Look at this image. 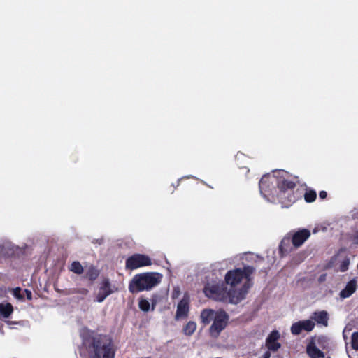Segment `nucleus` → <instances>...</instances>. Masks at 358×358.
Instances as JSON below:
<instances>
[{
    "instance_id": "f257e3e1",
    "label": "nucleus",
    "mask_w": 358,
    "mask_h": 358,
    "mask_svg": "<svg viewBox=\"0 0 358 358\" xmlns=\"http://www.w3.org/2000/svg\"><path fill=\"white\" fill-rule=\"evenodd\" d=\"M90 358H115V348L112 339L104 334H96L87 340Z\"/></svg>"
},
{
    "instance_id": "f03ea898",
    "label": "nucleus",
    "mask_w": 358,
    "mask_h": 358,
    "mask_svg": "<svg viewBox=\"0 0 358 358\" xmlns=\"http://www.w3.org/2000/svg\"><path fill=\"white\" fill-rule=\"evenodd\" d=\"M276 185L278 189L276 198L283 206L289 207L301 197L299 189L294 190L296 183L292 180L285 178H277Z\"/></svg>"
},
{
    "instance_id": "7ed1b4c3",
    "label": "nucleus",
    "mask_w": 358,
    "mask_h": 358,
    "mask_svg": "<svg viewBox=\"0 0 358 358\" xmlns=\"http://www.w3.org/2000/svg\"><path fill=\"white\" fill-rule=\"evenodd\" d=\"M162 275L159 273L136 274L129 282L128 289L131 294L149 291L160 283Z\"/></svg>"
},
{
    "instance_id": "20e7f679",
    "label": "nucleus",
    "mask_w": 358,
    "mask_h": 358,
    "mask_svg": "<svg viewBox=\"0 0 358 358\" xmlns=\"http://www.w3.org/2000/svg\"><path fill=\"white\" fill-rule=\"evenodd\" d=\"M255 268L251 266H244L243 269L236 268L229 271L225 275V281L231 286L238 285L243 279L250 282V276L254 273Z\"/></svg>"
},
{
    "instance_id": "39448f33",
    "label": "nucleus",
    "mask_w": 358,
    "mask_h": 358,
    "mask_svg": "<svg viewBox=\"0 0 358 358\" xmlns=\"http://www.w3.org/2000/svg\"><path fill=\"white\" fill-rule=\"evenodd\" d=\"M229 315L224 310L216 311L213 323L209 328V335L214 338L220 336L221 332L227 327Z\"/></svg>"
},
{
    "instance_id": "423d86ee",
    "label": "nucleus",
    "mask_w": 358,
    "mask_h": 358,
    "mask_svg": "<svg viewBox=\"0 0 358 358\" xmlns=\"http://www.w3.org/2000/svg\"><path fill=\"white\" fill-rule=\"evenodd\" d=\"M277 179L271 177L269 175H264L262 177L259 182V187L261 194L269 200L270 197L273 198L274 191H275V186Z\"/></svg>"
},
{
    "instance_id": "0eeeda50",
    "label": "nucleus",
    "mask_w": 358,
    "mask_h": 358,
    "mask_svg": "<svg viewBox=\"0 0 358 358\" xmlns=\"http://www.w3.org/2000/svg\"><path fill=\"white\" fill-rule=\"evenodd\" d=\"M152 259L146 255L136 253L126 259L125 267L128 270H135L141 267L150 266Z\"/></svg>"
},
{
    "instance_id": "6e6552de",
    "label": "nucleus",
    "mask_w": 358,
    "mask_h": 358,
    "mask_svg": "<svg viewBox=\"0 0 358 358\" xmlns=\"http://www.w3.org/2000/svg\"><path fill=\"white\" fill-rule=\"evenodd\" d=\"M252 286L250 282H245L239 289H230L228 292L229 302L233 304H237L244 299L248 294V289Z\"/></svg>"
},
{
    "instance_id": "1a4fd4ad",
    "label": "nucleus",
    "mask_w": 358,
    "mask_h": 358,
    "mask_svg": "<svg viewBox=\"0 0 358 358\" xmlns=\"http://www.w3.org/2000/svg\"><path fill=\"white\" fill-rule=\"evenodd\" d=\"M315 322L310 320H300L292 324L290 331L293 335H299L302 331H311L315 327Z\"/></svg>"
},
{
    "instance_id": "9d476101",
    "label": "nucleus",
    "mask_w": 358,
    "mask_h": 358,
    "mask_svg": "<svg viewBox=\"0 0 358 358\" xmlns=\"http://www.w3.org/2000/svg\"><path fill=\"white\" fill-rule=\"evenodd\" d=\"M310 236V231L307 229H299L291 235L292 243L294 248L301 246Z\"/></svg>"
},
{
    "instance_id": "9b49d317",
    "label": "nucleus",
    "mask_w": 358,
    "mask_h": 358,
    "mask_svg": "<svg viewBox=\"0 0 358 358\" xmlns=\"http://www.w3.org/2000/svg\"><path fill=\"white\" fill-rule=\"evenodd\" d=\"M280 337V334L278 331H272L266 339V347L268 350L276 352L280 347L281 344L278 341Z\"/></svg>"
},
{
    "instance_id": "f8f14e48",
    "label": "nucleus",
    "mask_w": 358,
    "mask_h": 358,
    "mask_svg": "<svg viewBox=\"0 0 358 358\" xmlns=\"http://www.w3.org/2000/svg\"><path fill=\"white\" fill-rule=\"evenodd\" d=\"M113 292L114 291L111 288V284L109 279H103L96 295V301L99 303L103 302L106 298L113 293Z\"/></svg>"
},
{
    "instance_id": "ddd939ff",
    "label": "nucleus",
    "mask_w": 358,
    "mask_h": 358,
    "mask_svg": "<svg viewBox=\"0 0 358 358\" xmlns=\"http://www.w3.org/2000/svg\"><path fill=\"white\" fill-rule=\"evenodd\" d=\"M294 246L292 243L291 234H288L280 241L278 247V253L280 257L282 258L287 256L293 250Z\"/></svg>"
},
{
    "instance_id": "4468645a",
    "label": "nucleus",
    "mask_w": 358,
    "mask_h": 358,
    "mask_svg": "<svg viewBox=\"0 0 358 358\" xmlns=\"http://www.w3.org/2000/svg\"><path fill=\"white\" fill-rule=\"evenodd\" d=\"M189 299L185 296L179 301L176 313V320L185 318L187 316L189 309Z\"/></svg>"
},
{
    "instance_id": "2eb2a0df",
    "label": "nucleus",
    "mask_w": 358,
    "mask_h": 358,
    "mask_svg": "<svg viewBox=\"0 0 358 358\" xmlns=\"http://www.w3.org/2000/svg\"><path fill=\"white\" fill-rule=\"evenodd\" d=\"M357 278H353L347 282L345 287L340 292L339 296L341 299H347L351 296L357 289Z\"/></svg>"
},
{
    "instance_id": "dca6fc26",
    "label": "nucleus",
    "mask_w": 358,
    "mask_h": 358,
    "mask_svg": "<svg viewBox=\"0 0 358 358\" xmlns=\"http://www.w3.org/2000/svg\"><path fill=\"white\" fill-rule=\"evenodd\" d=\"M306 353L310 358H324V353L315 345L313 340L310 341L306 346Z\"/></svg>"
},
{
    "instance_id": "f3484780",
    "label": "nucleus",
    "mask_w": 358,
    "mask_h": 358,
    "mask_svg": "<svg viewBox=\"0 0 358 358\" xmlns=\"http://www.w3.org/2000/svg\"><path fill=\"white\" fill-rule=\"evenodd\" d=\"M204 294L208 298L217 300L221 294V289L217 285L206 286L203 289Z\"/></svg>"
},
{
    "instance_id": "a211bd4d",
    "label": "nucleus",
    "mask_w": 358,
    "mask_h": 358,
    "mask_svg": "<svg viewBox=\"0 0 358 358\" xmlns=\"http://www.w3.org/2000/svg\"><path fill=\"white\" fill-rule=\"evenodd\" d=\"M311 318L317 324H322L324 327L328 325L329 316L326 310L315 311L313 313Z\"/></svg>"
},
{
    "instance_id": "6ab92c4d",
    "label": "nucleus",
    "mask_w": 358,
    "mask_h": 358,
    "mask_svg": "<svg viewBox=\"0 0 358 358\" xmlns=\"http://www.w3.org/2000/svg\"><path fill=\"white\" fill-rule=\"evenodd\" d=\"M15 254L14 246L9 243L0 244V257L7 258L12 257Z\"/></svg>"
},
{
    "instance_id": "aec40b11",
    "label": "nucleus",
    "mask_w": 358,
    "mask_h": 358,
    "mask_svg": "<svg viewBox=\"0 0 358 358\" xmlns=\"http://www.w3.org/2000/svg\"><path fill=\"white\" fill-rule=\"evenodd\" d=\"M215 311L212 309H203L201 313V322L204 325H208L214 320Z\"/></svg>"
},
{
    "instance_id": "412c9836",
    "label": "nucleus",
    "mask_w": 358,
    "mask_h": 358,
    "mask_svg": "<svg viewBox=\"0 0 358 358\" xmlns=\"http://www.w3.org/2000/svg\"><path fill=\"white\" fill-rule=\"evenodd\" d=\"M13 312V306L8 303L6 304L0 303V315L4 318H8Z\"/></svg>"
},
{
    "instance_id": "4be33fe9",
    "label": "nucleus",
    "mask_w": 358,
    "mask_h": 358,
    "mask_svg": "<svg viewBox=\"0 0 358 358\" xmlns=\"http://www.w3.org/2000/svg\"><path fill=\"white\" fill-rule=\"evenodd\" d=\"M99 275V271L93 266L89 267L85 273V278L92 282L94 281Z\"/></svg>"
},
{
    "instance_id": "5701e85b",
    "label": "nucleus",
    "mask_w": 358,
    "mask_h": 358,
    "mask_svg": "<svg viewBox=\"0 0 358 358\" xmlns=\"http://www.w3.org/2000/svg\"><path fill=\"white\" fill-rule=\"evenodd\" d=\"M196 329V324L195 322L189 321L183 327V333L187 336L192 335Z\"/></svg>"
},
{
    "instance_id": "b1692460",
    "label": "nucleus",
    "mask_w": 358,
    "mask_h": 358,
    "mask_svg": "<svg viewBox=\"0 0 358 358\" xmlns=\"http://www.w3.org/2000/svg\"><path fill=\"white\" fill-rule=\"evenodd\" d=\"M69 270L76 274L80 275L83 273V267L78 261H74L71 263Z\"/></svg>"
},
{
    "instance_id": "393cba45",
    "label": "nucleus",
    "mask_w": 358,
    "mask_h": 358,
    "mask_svg": "<svg viewBox=\"0 0 358 358\" xmlns=\"http://www.w3.org/2000/svg\"><path fill=\"white\" fill-rule=\"evenodd\" d=\"M138 307L143 312H148L150 310V303L148 299L140 297L138 299Z\"/></svg>"
},
{
    "instance_id": "a878e982",
    "label": "nucleus",
    "mask_w": 358,
    "mask_h": 358,
    "mask_svg": "<svg viewBox=\"0 0 358 358\" xmlns=\"http://www.w3.org/2000/svg\"><path fill=\"white\" fill-rule=\"evenodd\" d=\"M317 197V194L315 190L313 189H306V192L304 194V199L307 203H312L315 201Z\"/></svg>"
},
{
    "instance_id": "bb28decb",
    "label": "nucleus",
    "mask_w": 358,
    "mask_h": 358,
    "mask_svg": "<svg viewBox=\"0 0 358 358\" xmlns=\"http://www.w3.org/2000/svg\"><path fill=\"white\" fill-rule=\"evenodd\" d=\"M352 348L358 350V331L353 332L351 336Z\"/></svg>"
},
{
    "instance_id": "cd10ccee",
    "label": "nucleus",
    "mask_w": 358,
    "mask_h": 358,
    "mask_svg": "<svg viewBox=\"0 0 358 358\" xmlns=\"http://www.w3.org/2000/svg\"><path fill=\"white\" fill-rule=\"evenodd\" d=\"M89 291L86 288L80 287V288H73L69 290V294H80L83 295H87Z\"/></svg>"
},
{
    "instance_id": "c85d7f7f",
    "label": "nucleus",
    "mask_w": 358,
    "mask_h": 358,
    "mask_svg": "<svg viewBox=\"0 0 358 358\" xmlns=\"http://www.w3.org/2000/svg\"><path fill=\"white\" fill-rule=\"evenodd\" d=\"M350 265V259L348 258L344 259L340 264L339 270L341 272H345L348 270Z\"/></svg>"
},
{
    "instance_id": "c756f323",
    "label": "nucleus",
    "mask_w": 358,
    "mask_h": 358,
    "mask_svg": "<svg viewBox=\"0 0 358 358\" xmlns=\"http://www.w3.org/2000/svg\"><path fill=\"white\" fill-rule=\"evenodd\" d=\"M13 295L17 299H23V296L21 295V288L16 287L13 289Z\"/></svg>"
},
{
    "instance_id": "7c9ffc66",
    "label": "nucleus",
    "mask_w": 358,
    "mask_h": 358,
    "mask_svg": "<svg viewBox=\"0 0 358 358\" xmlns=\"http://www.w3.org/2000/svg\"><path fill=\"white\" fill-rule=\"evenodd\" d=\"M351 241L353 243L358 245V230L352 234L351 236Z\"/></svg>"
},
{
    "instance_id": "2f4dec72",
    "label": "nucleus",
    "mask_w": 358,
    "mask_h": 358,
    "mask_svg": "<svg viewBox=\"0 0 358 358\" xmlns=\"http://www.w3.org/2000/svg\"><path fill=\"white\" fill-rule=\"evenodd\" d=\"M151 301V310L153 311L155 308V306L157 305V299L156 296L154 295L152 298L150 299Z\"/></svg>"
},
{
    "instance_id": "473e14b6",
    "label": "nucleus",
    "mask_w": 358,
    "mask_h": 358,
    "mask_svg": "<svg viewBox=\"0 0 358 358\" xmlns=\"http://www.w3.org/2000/svg\"><path fill=\"white\" fill-rule=\"evenodd\" d=\"M180 295V289L178 287L174 288L172 293V298L176 299Z\"/></svg>"
},
{
    "instance_id": "72a5a7b5",
    "label": "nucleus",
    "mask_w": 358,
    "mask_h": 358,
    "mask_svg": "<svg viewBox=\"0 0 358 358\" xmlns=\"http://www.w3.org/2000/svg\"><path fill=\"white\" fill-rule=\"evenodd\" d=\"M24 292H25V294H26V297L28 300H31L32 299V292L29 290V289H24Z\"/></svg>"
},
{
    "instance_id": "f704fd0d",
    "label": "nucleus",
    "mask_w": 358,
    "mask_h": 358,
    "mask_svg": "<svg viewBox=\"0 0 358 358\" xmlns=\"http://www.w3.org/2000/svg\"><path fill=\"white\" fill-rule=\"evenodd\" d=\"M327 196V192L322 190V191H320L319 192V197L321 199H326Z\"/></svg>"
},
{
    "instance_id": "c9c22d12",
    "label": "nucleus",
    "mask_w": 358,
    "mask_h": 358,
    "mask_svg": "<svg viewBox=\"0 0 358 358\" xmlns=\"http://www.w3.org/2000/svg\"><path fill=\"white\" fill-rule=\"evenodd\" d=\"M271 357V352L270 351H266L264 355H262V358H270Z\"/></svg>"
},
{
    "instance_id": "e433bc0d",
    "label": "nucleus",
    "mask_w": 358,
    "mask_h": 358,
    "mask_svg": "<svg viewBox=\"0 0 358 358\" xmlns=\"http://www.w3.org/2000/svg\"><path fill=\"white\" fill-rule=\"evenodd\" d=\"M322 280H323V278H322V276L320 277V280L322 281Z\"/></svg>"
},
{
    "instance_id": "4c0bfd02",
    "label": "nucleus",
    "mask_w": 358,
    "mask_h": 358,
    "mask_svg": "<svg viewBox=\"0 0 358 358\" xmlns=\"http://www.w3.org/2000/svg\"><path fill=\"white\" fill-rule=\"evenodd\" d=\"M322 280H323V278H322V276L320 277V280L322 281Z\"/></svg>"
}]
</instances>
